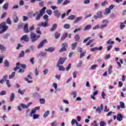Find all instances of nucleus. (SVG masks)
<instances>
[{
  "label": "nucleus",
  "mask_w": 126,
  "mask_h": 126,
  "mask_svg": "<svg viewBox=\"0 0 126 126\" xmlns=\"http://www.w3.org/2000/svg\"><path fill=\"white\" fill-rule=\"evenodd\" d=\"M46 7H43L39 12H35L32 15L33 17H35V19L37 21L40 20V19H41V16H43V15L45 14V10H46Z\"/></svg>",
  "instance_id": "1"
},
{
  "label": "nucleus",
  "mask_w": 126,
  "mask_h": 126,
  "mask_svg": "<svg viewBox=\"0 0 126 126\" xmlns=\"http://www.w3.org/2000/svg\"><path fill=\"white\" fill-rule=\"evenodd\" d=\"M6 24V23H2L0 24V34H3L8 29V27Z\"/></svg>",
  "instance_id": "2"
},
{
  "label": "nucleus",
  "mask_w": 126,
  "mask_h": 126,
  "mask_svg": "<svg viewBox=\"0 0 126 126\" xmlns=\"http://www.w3.org/2000/svg\"><path fill=\"white\" fill-rule=\"evenodd\" d=\"M41 36L40 35H36V33H34L33 32H31L30 34V38L32 43L36 42L37 40L40 38Z\"/></svg>",
  "instance_id": "3"
},
{
  "label": "nucleus",
  "mask_w": 126,
  "mask_h": 126,
  "mask_svg": "<svg viewBox=\"0 0 126 126\" xmlns=\"http://www.w3.org/2000/svg\"><path fill=\"white\" fill-rule=\"evenodd\" d=\"M30 105H32V102H29L27 104V105H25V104L21 103L20 106L23 108L24 109H28V108L30 106Z\"/></svg>",
  "instance_id": "4"
},
{
  "label": "nucleus",
  "mask_w": 126,
  "mask_h": 126,
  "mask_svg": "<svg viewBox=\"0 0 126 126\" xmlns=\"http://www.w3.org/2000/svg\"><path fill=\"white\" fill-rule=\"evenodd\" d=\"M38 26L39 27H44V28L48 27V26H49V23H45V22H42L41 23L39 24L38 25Z\"/></svg>",
  "instance_id": "5"
},
{
  "label": "nucleus",
  "mask_w": 126,
  "mask_h": 126,
  "mask_svg": "<svg viewBox=\"0 0 126 126\" xmlns=\"http://www.w3.org/2000/svg\"><path fill=\"white\" fill-rule=\"evenodd\" d=\"M20 40L21 41H25V42H29V37L26 35H24L22 37H21Z\"/></svg>",
  "instance_id": "6"
},
{
  "label": "nucleus",
  "mask_w": 126,
  "mask_h": 126,
  "mask_svg": "<svg viewBox=\"0 0 126 126\" xmlns=\"http://www.w3.org/2000/svg\"><path fill=\"white\" fill-rule=\"evenodd\" d=\"M120 105H118L117 106L118 110H120V109H121H121H125V103L123 101H120Z\"/></svg>",
  "instance_id": "7"
},
{
  "label": "nucleus",
  "mask_w": 126,
  "mask_h": 126,
  "mask_svg": "<svg viewBox=\"0 0 126 126\" xmlns=\"http://www.w3.org/2000/svg\"><path fill=\"white\" fill-rule=\"evenodd\" d=\"M45 43H47V39H44L41 41L39 44L38 45V49L42 48V47L44 46V44H45Z\"/></svg>",
  "instance_id": "8"
},
{
  "label": "nucleus",
  "mask_w": 126,
  "mask_h": 126,
  "mask_svg": "<svg viewBox=\"0 0 126 126\" xmlns=\"http://www.w3.org/2000/svg\"><path fill=\"white\" fill-rule=\"evenodd\" d=\"M104 107L103 106V104H100V107H98L96 109V112L97 113H98V114L101 113V110H103Z\"/></svg>",
  "instance_id": "9"
},
{
  "label": "nucleus",
  "mask_w": 126,
  "mask_h": 126,
  "mask_svg": "<svg viewBox=\"0 0 126 126\" xmlns=\"http://www.w3.org/2000/svg\"><path fill=\"white\" fill-rule=\"evenodd\" d=\"M65 60H66V58H60L58 62V64H63V63H64V61H65Z\"/></svg>",
  "instance_id": "10"
},
{
  "label": "nucleus",
  "mask_w": 126,
  "mask_h": 126,
  "mask_svg": "<svg viewBox=\"0 0 126 126\" xmlns=\"http://www.w3.org/2000/svg\"><path fill=\"white\" fill-rule=\"evenodd\" d=\"M24 31L25 33H29V29H28V24H26L24 26Z\"/></svg>",
  "instance_id": "11"
},
{
  "label": "nucleus",
  "mask_w": 126,
  "mask_h": 126,
  "mask_svg": "<svg viewBox=\"0 0 126 126\" xmlns=\"http://www.w3.org/2000/svg\"><path fill=\"white\" fill-rule=\"evenodd\" d=\"M22 64H20L19 63H17L16 64V67L14 68V70L16 71L17 69H20L22 68Z\"/></svg>",
  "instance_id": "12"
},
{
  "label": "nucleus",
  "mask_w": 126,
  "mask_h": 126,
  "mask_svg": "<svg viewBox=\"0 0 126 126\" xmlns=\"http://www.w3.org/2000/svg\"><path fill=\"white\" fill-rule=\"evenodd\" d=\"M58 28V24H54L52 25V27L50 29L51 32H53V31H55L56 29Z\"/></svg>",
  "instance_id": "13"
},
{
  "label": "nucleus",
  "mask_w": 126,
  "mask_h": 126,
  "mask_svg": "<svg viewBox=\"0 0 126 126\" xmlns=\"http://www.w3.org/2000/svg\"><path fill=\"white\" fill-rule=\"evenodd\" d=\"M54 15L57 17V18H59L61 15H62V14L59 12V10H55L54 11Z\"/></svg>",
  "instance_id": "14"
},
{
  "label": "nucleus",
  "mask_w": 126,
  "mask_h": 126,
  "mask_svg": "<svg viewBox=\"0 0 126 126\" xmlns=\"http://www.w3.org/2000/svg\"><path fill=\"white\" fill-rule=\"evenodd\" d=\"M57 67H59V69L60 70V71H65V68H64V67H63V66H62V65H60V64H57Z\"/></svg>",
  "instance_id": "15"
},
{
  "label": "nucleus",
  "mask_w": 126,
  "mask_h": 126,
  "mask_svg": "<svg viewBox=\"0 0 126 126\" xmlns=\"http://www.w3.org/2000/svg\"><path fill=\"white\" fill-rule=\"evenodd\" d=\"M15 97V95L14 94V93H12L10 96V102H12L14 101Z\"/></svg>",
  "instance_id": "16"
},
{
  "label": "nucleus",
  "mask_w": 126,
  "mask_h": 126,
  "mask_svg": "<svg viewBox=\"0 0 126 126\" xmlns=\"http://www.w3.org/2000/svg\"><path fill=\"white\" fill-rule=\"evenodd\" d=\"M71 46L72 50H75V49H76V47H77V42H74L72 43Z\"/></svg>",
  "instance_id": "17"
},
{
  "label": "nucleus",
  "mask_w": 126,
  "mask_h": 126,
  "mask_svg": "<svg viewBox=\"0 0 126 126\" xmlns=\"http://www.w3.org/2000/svg\"><path fill=\"white\" fill-rule=\"evenodd\" d=\"M55 50V49L54 47H49L47 49H46L45 51L46 52H49L50 53H52V52H54Z\"/></svg>",
  "instance_id": "18"
},
{
  "label": "nucleus",
  "mask_w": 126,
  "mask_h": 126,
  "mask_svg": "<svg viewBox=\"0 0 126 126\" xmlns=\"http://www.w3.org/2000/svg\"><path fill=\"white\" fill-rule=\"evenodd\" d=\"M82 16H79V17H77L76 19H75L74 21V23H77V22H78V21H81V20H82Z\"/></svg>",
  "instance_id": "19"
},
{
  "label": "nucleus",
  "mask_w": 126,
  "mask_h": 126,
  "mask_svg": "<svg viewBox=\"0 0 126 126\" xmlns=\"http://www.w3.org/2000/svg\"><path fill=\"white\" fill-rule=\"evenodd\" d=\"M117 121L121 122V121L123 120V116L121 115V114H118L117 115Z\"/></svg>",
  "instance_id": "20"
},
{
  "label": "nucleus",
  "mask_w": 126,
  "mask_h": 126,
  "mask_svg": "<svg viewBox=\"0 0 126 126\" xmlns=\"http://www.w3.org/2000/svg\"><path fill=\"white\" fill-rule=\"evenodd\" d=\"M26 92V90H23V91L21 90V89H19L18 90V93H19V94H21V95H24V94Z\"/></svg>",
  "instance_id": "21"
},
{
  "label": "nucleus",
  "mask_w": 126,
  "mask_h": 126,
  "mask_svg": "<svg viewBox=\"0 0 126 126\" xmlns=\"http://www.w3.org/2000/svg\"><path fill=\"white\" fill-rule=\"evenodd\" d=\"M91 27H92V26H91V25H88L86 26L84 29V31H86L87 30H89V29H91Z\"/></svg>",
  "instance_id": "22"
},
{
  "label": "nucleus",
  "mask_w": 126,
  "mask_h": 126,
  "mask_svg": "<svg viewBox=\"0 0 126 126\" xmlns=\"http://www.w3.org/2000/svg\"><path fill=\"white\" fill-rule=\"evenodd\" d=\"M110 12H111V10H110V9H108V8H107L105 9V11L104 13V14L105 15H108V14H109Z\"/></svg>",
  "instance_id": "23"
},
{
  "label": "nucleus",
  "mask_w": 126,
  "mask_h": 126,
  "mask_svg": "<svg viewBox=\"0 0 126 126\" xmlns=\"http://www.w3.org/2000/svg\"><path fill=\"white\" fill-rule=\"evenodd\" d=\"M68 44L66 42H64L62 44H61V47H63V48H65V49H67V47H68Z\"/></svg>",
  "instance_id": "24"
},
{
  "label": "nucleus",
  "mask_w": 126,
  "mask_h": 126,
  "mask_svg": "<svg viewBox=\"0 0 126 126\" xmlns=\"http://www.w3.org/2000/svg\"><path fill=\"white\" fill-rule=\"evenodd\" d=\"M75 19V15H71L67 19L69 20H73V19Z\"/></svg>",
  "instance_id": "25"
},
{
  "label": "nucleus",
  "mask_w": 126,
  "mask_h": 126,
  "mask_svg": "<svg viewBox=\"0 0 126 126\" xmlns=\"http://www.w3.org/2000/svg\"><path fill=\"white\" fill-rule=\"evenodd\" d=\"M13 19L15 23H17V22L18 21V17L14 15L13 16Z\"/></svg>",
  "instance_id": "26"
},
{
  "label": "nucleus",
  "mask_w": 126,
  "mask_h": 126,
  "mask_svg": "<svg viewBox=\"0 0 126 126\" xmlns=\"http://www.w3.org/2000/svg\"><path fill=\"white\" fill-rule=\"evenodd\" d=\"M35 113H36V109H33L31 111V112L30 113V117H33V115H35Z\"/></svg>",
  "instance_id": "27"
},
{
  "label": "nucleus",
  "mask_w": 126,
  "mask_h": 126,
  "mask_svg": "<svg viewBox=\"0 0 126 126\" xmlns=\"http://www.w3.org/2000/svg\"><path fill=\"white\" fill-rule=\"evenodd\" d=\"M3 8L5 10H7L8 9V3H5L3 6Z\"/></svg>",
  "instance_id": "28"
},
{
  "label": "nucleus",
  "mask_w": 126,
  "mask_h": 126,
  "mask_svg": "<svg viewBox=\"0 0 126 126\" xmlns=\"http://www.w3.org/2000/svg\"><path fill=\"white\" fill-rule=\"evenodd\" d=\"M75 40L77 42H79V40H80V37H79V34H76L75 36Z\"/></svg>",
  "instance_id": "29"
},
{
  "label": "nucleus",
  "mask_w": 126,
  "mask_h": 126,
  "mask_svg": "<svg viewBox=\"0 0 126 126\" xmlns=\"http://www.w3.org/2000/svg\"><path fill=\"white\" fill-rule=\"evenodd\" d=\"M63 28L65 29H69L70 28V25L68 24H66L63 25Z\"/></svg>",
  "instance_id": "30"
},
{
  "label": "nucleus",
  "mask_w": 126,
  "mask_h": 126,
  "mask_svg": "<svg viewBox=\"0 0 126 126\" xmlns=\"http://www.w3.org/2000/svg\"><path fill=\"white\" fill-rule=\"evenodd\" d=\"M50 114V111L49 110H47L45 112V113L43 115V118H47L48 117V115Z\"/></svg>",
  "instance_id": "31"
},
{
  "label": "nucleus",
  "mask_w": 126,
  "mask_h": 126,
  "mask_svg": "<svg viewBox=\"0 0 126 126\" xmlns=\"http://www.w3.org/2000/svg\"><path fill=\"white\" fill-rule=\"evenodd\" d=\"M107 43L109 45H114L115 44V41H112L111 39H109L107 41Z\"/></svg>",
  "instance_id": "32"
},
{
  "label": "nucleus",
  "mask_w": 126,
  "mask_h": 126,
  "mask_svg": "<svg viewBox=\"0 0 126 126\" xmlns=\"http://www.w3.org/2000/svg\"><path fill=\"white\" fill-rule=\"evenodd\" d=\"M66 37H67V33H64L61 38V41L64 40Z\"/></svg>",
  "instance_id": "33"
},
{
  "label": "nucleus",
  "mask_w": 126,
  "mask_h": 126,
  "mask_svg": "<svg viewBox=\"0 0 126 126\" xmlns=\"http://www.w3.org/2000/svg\"><path fill=\"white\" fill-rule=\"evenodd\" d=\"M25 52L24 51L22 50L21 53L19 55V58H23L24 57Z\"/></svg>",
  "instance_id": "34"
},
{
  "label": "nucleus",
  "mask_w": 126,
  "mask_h": 126,
  "mask_svg": "<svg viewBox=\"0 0 126 126\" xmlns=\"http://www.w3.org/2000/svg\"><path fill=\"white\" fill-rule=\"evenodd\" d=\"M91 52H96V51H98V47H95L90 49Z\"/></svg>",
  "instance_id": "35"
},
{
  "label": "nucleus",
  "mask_w": 126,
  "mask_h": 126,
  "mask_svg": "<svg viewBox=\"0 0 126 126\" xmlns=\"http://www.w3.org/2000/svg\"><path fill=\"white\" fill-rule=\"evenodd\" d=\"M120 29L121 30H123V29H124V28H125L126 27V25H125V24H124V23H121L120 24Z\"/></svg>",
  "instance_id": "36"
},
{
  "label": "nucleus",
  "mask_w": 126,
  "mask_h": 126,
  "mask_svg": "<svg viewBox=\"0 0 126 126\" xmlns=\"http://www.w3.org/2000/svg\"><path fill=\"white\" fill-rule=\"evenodd\" d=\"M107 26H108V25H107L106 24L101 25L100 26V27H99V29H100L101 30H103V29H104V28H106V27H107Z\"/></svg>",
  "instance_id": "37"
},
{
  "label": "nucleus",
  "mask_w": 126,
  "mask_h": 126,
  "mask_svg": "<svg viewBox=\"0 0 126 126\" xmlns=\"http://www.w3.org/2000/svg\"><path fill=\"white\" fill-rule=\"evenodd\" d=\"M32 117H33L34 120H36V119H39L40 116L38 114H33Z\"/></svg>",
  "instance_id": "38"
},
{
  "label": "nucleus",
  "mask_w": 126,
  "mask_h": 126,
  "mask_svg": "<svg viewBox=\"0 0 126 126\" xmlns=\"http://www.w3.org/2000/svg\"><path fill=\"white\" fill-rule=\"evenodd\" d=\"M4 63L5 64V66H7V67H8L9 66V62L7 60H5L4 62Z\"/></svg>",
  "instance_id": "39"
},
{
  "label": "nucleus",
  "mask_w": 126,
  "mask_h": 126,
  "mask_svg": "<svg viewBox=\"0 0 126 126\" xmlns=\"http://www.w3.org/2000/svg\"><path fill=\"white\" fill-rule=\"evenodd\" d=\"M55 36L56 39H59V38H60V37H61V33L56 32Z\"/></svg>",
  "instance_id": "40"
},
{
  "label": "nucleus",
  "mask_w": 126,
  "mask_h": 126,
  "mask_svg": "<svg viewBox=\"0 0 126 126\" xmlns=\"http://www.w3.org/2000/svg\"><path fill=\"white\" fill-rule=\"evenodd\" d=\"M15 75V72H13L11 75H9V78L11 79V78H13L14 76Z\"/></svg>",
  "instance_id": "41"
},
{
  "label": "nucleus",
  "mask_w": 126,
  "mask_h": 126,
  "mask_svg": "<svg viewBox=\"0 0 126 126\" xmlns=\"http://www.w3.org/2000/svg\"><path fill=\"white\" fill-rule=\"evenodd\" d=\"M113 68V66H110L108 68V73L111 74L112 73V69Z\"/></svg>",
  "instance_id": "42"
},
{
  "label": "nucleus",
  "mask_w": 126,
  "mask_h": 126,
  "mask_svg": "<svg viewBox=\"0 0 126 126\" xmlns=\"http://www.w3.org/2000/svg\"><path fill=\"white\" fill-rule=\"evenodd\" d=\"M70 68H71V63H69L67 67L66 68L65 70H66V71H68V70H69Z\"/></svg>",
  "instance_id": "43"
},
{
  "label": "nucleus",
  "mask_w": 126,
  "mask_h": 126,
  "mask_svg": "<svg viewBox=\"0 0 126 126\" xmlns=\"http://www.w3.org/2000/svg\"><path fill=\"white\" fill-rule=\"evenodd\" d=\"M34 60H35V58H34V57L31 58V59L30 60V62L32 63V64H34Z\"/></svg>",
  "instance_id": "44"
},
{
  "label": "nucleus",
  "mask_w": 126,
  "mask_h": 126,
  "mask_svg": "<svg viewBox=\"0 0 126 126\" xmlns=\"http://www.w3.org/2000/svg\"><path fill=\"white\" fill-rule=\"evenodd\" d=\"M82 65V62L79 61V62L78 63V64L77 65V67H81Z\"/></svg>",
  "instance_id": "45"
},
{
  "label": "nucleus",
  "mask_w": 126,
  "mask_h": 126,
  "mask_svg": "<svg viewBox=\"0 0 126 126\" xmlns=\"http://www.w3.org/2000/svg\"><path fill=\"white\" fill-rule=\"evenodd\" d=\"M44 75H47V73L49 72V69H46L43 71Z\"/></svg>",
  "instance_id": "46"
},
{
  "label": "nucleus",
  "mask_w": 126,
  "mask_h": 126,
  "mask_svg": "<svg viewBox=\"0 0 126 126\" xmlns=\"http://www.w3.org/2000/svg\"><path fill=\"white\" fill-rule=\"evenodd\" d=\"M76 123H78L77 121H76V120H75L74 119H72L71 122V124L72 126H74V124H76Z\"/></svg>",
  "instance_id": "47"
},
{
  "label": "nucleus",
  "mask_w": 126,
  "mask_h": 126,
  "mask_svg": "<svg viewBox=\"0 0 126 126\" xmlns=\"http://www.w3.org/2000/svg\"><path fill=\"white\" fill-rule=\"evenodd\" d=\"M40 57H44L47 55V53L46 52H40L39 54Z\"/></svg>",
  "instance_id": "48"
},
{
  "label": "nucleus",
  "mask_w": 126,
  "mask_h": 126,
  "mask_svg": "<svg viewBox=\"0 0 126 126\" xmlns=\"http://www.w3.org/2000/svg\"><path fill=\"white\" fill-rule=\"evenodd\" d=\"M97 16H98L99 18H101L103 15L102 14V11H100L99 13H97Z\"/></svg>",
  "instance_id": "49"
},
{
  "label": "nucleus",
  "mask_w": 126,
  "mask_h": 126,
  "mask_svg": "<svg viewBox=\"0 0 126 126\" xmlns=\"http://www.w3.org/2000/svg\"><path fill=\"white\" fill-rule=\"evenodd\" d=\"M77 52H79V53H82V51H83V49L80 47H78L77 49Z\"/></svg>",
  "instance_id": "50"
},
{
  "label": "nucleus",
  "mask_w": 126,
  "mask_h": 126,
  "mask_svg": "<svg viewBox=\"0 0 126 126\" xmlns=\"http://www.w3.org/2000/svg\"><path fill=\"white\" fill-rule=\"evenodd\" d=\"M94 41V39H91L86 43V46H89L90 44H91L93 41Z\"/></svg>",
  "instance_id": "51"
},
{
  "label": "nucleus",
  "mask_w": 126,
  "mask_h": 126,
  "mask_svg": "<svg viewBox=\"0 0 126 126\" xmlns=\"http://www.w3.org/2000/svg\"><path fill=\"white\" fill-rule=\"evenodd\" d=\"M35 29L34 26H32V27H30L29 29V32H31V31H33Z\"/></svg>",
  "instance_id": "52"
},
{
  "label": "nucleus",
  "mask_w": 126,
  "mask_h": 126,
  "mask_svg": "<svg viewBox=\"0 0 126 126\" xmlns=\"http://www.w3.org/2000/svg\"><path fill=\"white\" fill-rule=\"evenodd\" d=\"M91 125L93 126H98V124H97V121H94V123H91Z\"/></svg>",
  "instance_id": "53"
},
{
  "label": "nucleus",
  "mask_w": 126,
  "mask_h": 126,
  "mask_svg": "<svg viewBox=\"0 0 126 126\" xmlns=\"http://www.w3.org/2000/svg\"><path fill=\"white\" fill-rule=\"evenodd\" d=\"M99 3H95L94 6V8L95 9H98V8H99Z\"/></svg>",
  "instance_id": "54"
},
{
  "label": "nucleus",
  "mask_w": 126,
  "mask_h": 126,
  "mask_svg": "<svg viewBox=\"0 0 126 126\" xmlns=\"http://www.w3.org/2000/svg\"><path fill=\"white\" fill-rule=\"evenodd\" d=\"M66 51V48H64V47H62L60 50H59V52L60 53H62V52H64Z\"/></svg>",
  "instance_id": "55"
},
{
  "label": "nucleus",
  "mask_w": 126,
  "mask_h": 126,
  "mask_svg": "<svg viewBox=\"0 0 126 126\" xmlns=\"http://www.w3.org/2000/svg\"><path fill=\"white\" fill-rule=\"evenodd\" d=\"M8 37H9V34L8 33L5 34L3 36V39L4 40H6L7 38H8Z\"/></svg>",
  "instance_id": "56"
},
{
  "label": "nucleus",
  "mask_w": 126,
  "mask_h": 126,
  "mask_svg": "<svg viewBox=\"0 0 126 126\" xmlns=\"http://www.w3.org/2000/svg\"><path fill=\"white\" fill-rule=\"evenodd\" d=\"M86 54V52L81 53L80 55V58L82 59V57H83L84 56H85Z\"/></svg>",
  "instance_id": "57"
},
{
  "label": "nucleus",
  "mask_w": 126,
  "mask_h": 126,
  "mask_svg": "<svg viewBox=\"0 0 126 126\" xmlns=\"http://www.w3.org/2000/svg\"><path fill=\"white\" fill-rule=\"evenodd\" d=\"M106 4H108V2H107V1H103L101 3L102 6H105V5H106Z\"/></svg>",
  "instance_id": "58"
},
{
  "label": "nucleus",
  "mask_w": 126,
  "mask_h": 126,
  "mask_svg": "<svg viewBox=\"0 0 126 126\" xmlns=\"http://www.w3.org/2000/svg\"><path fill=\"white\" fill-rule=\"evenodd\" d=\"M109 111H110V109H108V107H107L106 105H105L104 106V112H109Z\"/></svg>",
  "instance_id": "59"
},
{
  "label": "nucleus",
  "mask_w": 126,
  "mask_h": 126,
  "mask_svg": "<svg viewBox=\"0 0 126 126\" xmlns=\"http://www.w3.org/2000/svg\"><path fill=\"white\" fill-rule=\"evenodd\" d=\"M108 23H109V21H108L107 20H104L102 22V24H107V25Z\"/></svg>",
  "instance_id": "60"
},
{
  "label": "nucleus",
  "mask_w": 126,
  "mask_h": 126,
  "mask_svg": "<svg viewBox=\"0 0 126 126\" xmlns=\"http://www.w3.org/2000/svg\"><path fill=\"white\" fill-rule=\"evenodd\" d=\"M78 73V72L77 71H75L73 73V78H76V74Z\"/></svg>",
  "instance_id": "61"
},
{
  "label": "nucleus",
  "mask_w": 126,
  "mask_h": 126,
  "mask_svg": "<svg viewBox=\"0 0 126 126\" xmlns=\"http://www.w3.org/2000/svg\"><path fill=\"white\" fill-rule=\"evenodd\" d=\"M6 85H7V87H10L11 85H10V83H9V80H7L6 81Z\"/></svg>",
  "instance_id": "62"
},
{
  "label": "nucleus",
  "mask_w": 126,
  "mask_h": 126,
  "mask_svg": "<svg viewBox=\"0 0 126 126\" xmlns=\"http://www.w3.org/2000/svg\"><path fill=\"white\" fill-rule=\"evenodd\" d=\"M106 126V123L104 121H101L100 122V126Z\"/></svg>",
  "instance_id": "63"
},
{
  "label": "nucleus",
  "mask_w": 126,
  "mask_h": 126,
  "mask_svg": "<svg viewBox=\"0 0 126 126\" xmlns=\"http://www.w3.org/2000/svg\"><path fill=\"white\" fill-rule=\"evenodd\" d=\"M52 12H53L51 10H47L46 11V13H47V14H48V15H51V14H52Z\"/></svg>",
  "instance_id": "64"
}]
</instances>
